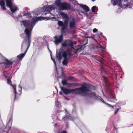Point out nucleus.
I'll return each mask as SVG.
<instances>
[{
	"label": "nucleus",
	"instance_id": "nucleus-1",
	"mask_svg": "<svg viewBox=\"0 0 133 133\" xmlns=\"http://www.w3.org/2000/svg\"><path fill=\"white\" fill-rule=\"evenodd\" d=\"M47 20L51 19L52 20H56L55 17L50 18V17H44L41 16L34 17L31 21H22L21 22L25 28L24 33L26 37L23 42L21 46V50L23 51L24 50L26 47L27 48L29 45H30L31 42V31L33 27L35 24L38 21H41L45 19Z\"/></svg>",
	"mask_w": 133,
	"mask_h": 133
},
{
	"label": "nucleus",
	"instance_id": "nucleus-2",
	"mask_svg": "<svg viewBox=\"0 0 133 133\" xmlns=\"http://www.w3.org/2000/svg\"><path fill=\"white\" fill-rule=\"evenodd\" d=\"M62 90L65 94H79L82 95H86L94 99L99 100L103 102V103L108 105L109 107H111L110 105L103 101V99L99 96L97 95L96 94L91 92L90 90H94L95 89V87L90 84L85 83L83 84L81 87L72 89L70 90L67 88L62 87Z\"/></svg>",
	"mask_w": 133,
	"mask_h": 133
},
{
	"label": "nucleus",
	"instance_id": "nucleus-3",
	"mask_svg": "<svg viewBox=\"0 0 133 133\" xmlns=\"http://www.w3.org/2000/svg\"><path fill=\"white\" fill-rule=\"evenodd\" d=\"M12 62L8 60L6 58L4 59L3 62L0 63V64H2L3 65V67L4 68V71L2 75L5 78L6 75L7 76H8L9 75H10L11 76V74L9 72L7 71V70L9 69L12 63Z\"/></svg>",
	"mask_w": 133,
	"mask_h": 133
},
{
	"label": "nucleus",
	"instance_id": "nucleus-4",
	"mask_svg": "<svg viewBox=\"0 0 133 133\" xmlns=\"http://www.w3.org/2000/svg\"><path fill=\"white\" fill-rule=\"evenodd\" d=\"M73 55L69 50L64 51L63 53V57L64 58L62 63L64 65H67L69 60L71 58Z\"/></svg>",
	"mask_w": 133,
	"mask_h": 133
},
{
	"label": "nucleus",
	"instance_id": "nucleus-5",
	"mask_svg": "<svg viewBox=\"0 0 133 133\" xmlns=\"http://www.w3.org/2000/svg\"><path fill=\"white\" fill-rule=\"evenodd\" d=\"M77 3L85 11H81V13L83 14L84 16H86L87 17L90 18H91L92 15V14L91 13H90L88 14L87 12L90 10V9L86 5H82L79 4Z\"/></svg>",
	"mask_w": 133,
	"mask_h": 133
},
{
	"label": "nucleus",
	"instance_id": "nucleus-6",
	"mask_svg": "<svg viewBox=\"0 0 133 133\" xmlns=\"http://www.w3.org/2000/svg\"><path fill=\"white\" fill-rule=\"evenodd\" d=\"M5 1L7 6L10 8L12 13L15 12L18 10L16 5L12 3L11 0H5Z\"/></svg>",
	"mask_w": 133,
	"mask_h": 133
},
{
	"label": "nucleus",
	"instance_id": "nucleus-7",
	"mask_svg": "<svg viewBox=\"0 0 133 133\" xmlns=\"http://www.w3.org/2000/svg\"><path fill=\"white\" fill-rule=\"evenodd\" d=\"M55 8V5H46L44 6L42 8V10L44 11H46L48 12L47 13L44 12L43 14L44 15H46L49 13L51 14L52 15L54 16L50 12V11L54 9Z\"/></svg>",
	"mask_w": 133,
	"mask_h": 133
},
{
	"label": "nucleus",
	"instance_id": "nucleus-8",
	"mask_svg": "<svg viewBox=\"0 0 133 133\" xmlns=\"http://www.w3.org/2000/svg\"><path fill=\"white\" fill-rule=\"evenodd\" d=\"M73 42L71 40H67L65 41L62 44V48L65 47H67L68 48H72L75 49L74 47Z\"/></svg>",
	"mask_w": 133,
	"mask_h": 133
},
{
	"label": "nucleus",
	"instance_id": "nucleus-9",
	"mask_svg": "<svg viewBox=\"0 0 133 133\" xmlns=\"http://www.w3.org/2000/svg\"><path fill=\"white\" fill-rule=\"evenodd\" d=\"M5 78L7 79V83L8 84L10 85L11 86H12L14 89V100L16 99V94H17V92L16 91V86L15 85H12V83L11 81L10 80V79L11 78V76H10V75H9L8 76H7L6 75Z\"/></svg>",
	"mask_w": 133,
	"mask_h": 133
},
{
	"label": "nucleus",
	"instance_id": "nucleus-10",
	"mask_svg": "<svg viewBox=\"0 0 133 133\" xmlns=\"http://www.w3.org/2000/svg\"><path fill=\"white\" fill-rule=\"evenodd\" d=\"M70 8V5L65 3H62L59 5V8L61 10H66L69 9Z\"/></svg>",
	"mask_w": 133,
	"mask_h": 133
},
{
	"label": "nucleus",
	"instance_id": "nucleus-11",
	"mask_svg": "<svg viewBox=\"0 0 133 133\" xmlns=\"http://www.w3.org/2000/svg\"><path fill=\"white\" fill-rule=\"evenodd\" d=\"M95 57L96 59L100 63V64L101 65V67L102 68V71H105L104 69V66H105L104 63V60L101 57L98 55H96Z\"/></svg>",
	"mask_w": 133,
	"mask_h": 133
},
{
	"label": "nucleus",
	"instance_id": "nucleus-12",
	"mask_svg": "<svg viewBox=\"0 0 133 133\" xmlns=\"http://www.w3.org/2000/svg\"><path fill=\"white\" fill-rule=\"evenodd\" d=\"M55 41H54L55 44L58 45L60 43L63 39V35H61L60 36H56L54 37Z\"/></svg>",
	"mask_w": 133,
	"mask_h": 133
},
{
	"label": "nucleus",
	"instance_id": "nucleus-13",
	"mask_svg": "<svg viewBox=\"0 0 133 133\" xmlns=\"http://www.w3.org/2000/svg\"><path fill=\"white\" fill-rule=\"evenodd\" d=\"M76 20L74 18H72L69 22V26L70 28L71 29L75 28L76 26Z\"/></svg>",
	"mask_w": 133,
	"mask_h": 133
},
{
	"label": "nucleus",
	"instance_id": "nucleus-14",
	"mask_svg": "<svg viewBox=\"0 0 133 133\" xmlns=\"http://www.w3.org/2000/svg\"><path fill=\"white\" fill-rule=\"evenodd\" d=\"M29 47V45L28 47V48H26V50H25V52L24 54H20L18 55L17 56V58L19 60H21L22 59L23 57L25 56L26 52H27Z\"/></svg>",
	"mask_w": 133,
	"mask_h": 133
},
{
	"label": "nucleus",
	"instance_id": "nucleus-15",
	"mask_svg": "<svg viewBox=\"0 0 133 133\" xmlns=\"http://www.w3.org/2000/svg\"><path fill=\"white\" fill-rule=\"evenodd\" d=\"M68 23V22L67 20H66L64 21V23H63L64 25L62 28V31L63 32L66 31Z\"/></svg>",
	"mask_w": 133,
	"mask_h": 133
},
{
	"label": "nucleus",
	"instance_id": "nucleus-16",
	"mask_svg": "<svg viewBox=\"0 0 133 133\" xmlns=\"http://www.w3.org/2000/svg\"><path fill=\"white\" fill-rule=\"evenodd\" d=\"M123 1L126 3V5L127 7L131 8L132 7V5L130 4V0H123Z\"/></svg>",
	"mask_w": 133,
	"mask_h": 133
},
{
	"label": "nucleus",
	"instance_id": "nucleus-17",
	"mask_svg": "<svg viewBox=\"0 0 133 133\" xmlns=\"http://www.w3.org/2000/svg\"><path fill=\"white\" fill-rule=\"evenodd\" d=\"M0 5L1 6V8L3 10H4L6 9V8L5 7V3L3 0H0Z\"/></svg>",
	"mask_w": 133,
	"mask_h": 133
},
{
	"label": "nucleus",
	"instance_id": "nucleus-18",
	"mask_svg": "<svg viewBox=\"0 0 133 133\" xmlns=\"http://www.w3.org/2000/svg\"><path fill=\"white\" fill-rule=\"evenodd\" d=\"M19 16H20L21 17L28 16L30 17H31V15L30 13L27 12L26 13H25L24 12H21L20 13Z\"/></svg>",
	"mask_w": 133,
	"mask_h": 133
},
{
	"label": "nucleus",
	"instance_id": "nucleus-19",
	"mask_svg": "<svg viewBox=\"0 0 133 133\" xmlns=\"http://www.w3.org/2000/svg\"><path fill=\"white\" fill-rule=\"evenodd\" d=\"M103 78L104 79V81L107 86L109 85L110 83L108 79L105 76H103Z\"/></svg>",
	"mask_w": 133,
	"mask_h": 133
},
{
	"label": "nucleus",
	"instance_id": "nucleus-20",
	"mask_svg": "<svg viewBox=\"0 0 133 133\" xmlns=\"http://www.w3.org/2000/svg\"><path fill=\"white\" fill-rule=\"evenodd\" d=\"M91 10L92 12L95 14H97V12L98 10V9L97 7L95 6H94L92 7Z\"/></svg>",
	"mask_w": 133,
	"mask_h": 133
},
{
	"label": "nucleus",
	"instance_id": "nucleus-21",
	"mask_svg": "<svg viewBox=\"0 0 133 133\" xmlns=\"http://www.w3.org/2000/svg\"><path fill=\"white\" fill-rule=\"evenodd\" d=\"M111 2L113 5H115L120 3L121 0H111Z\"/></svg>",
	"mask_w": 133,
	"mask_h": 133
},
{
	"label": "nucleus",
	"instance_id": "nucleus-22",
	"mask_svg": "<svg viewBox=\"0 0 133 133\" xmlns=\"http://www.w3.org/2000/svg\"><path fill=\"white\" fill-rule=\"evenodd\" d=\"M48 50H49V51L50 52H51V51L50 50L49 48L48 47ZM51 59L53 61L54 63V65H55L56 67V71H57V73H58V71L57 70V67H56V61H55V59L53 58L52 57V56H51Z\"/></svg>",
	"mask_w": 133,
	"mask_h": 133
},
{
	"label": "nucleus",
	"instance_id": "nucleus-23",
	"mask_svg": "<svg viewBox=\"0 0 133 133\" xmlns=\"http://www.w3.org/2000/svg\"><path fill=\"white\" fill-rule=\"evenodd\" d=\"M60 15L63 17V18L68 19V17L67 14L63 12H61Z\"/></svg>",
	"mask_w": 133,
	"mask_h": 133
},
{
	"label": "nucleus",
	"instance_id": "nucleus-24",
	"mask_svg": "<svg viewBox=\"0 0 133 133\" xmlns=\"http://www.w3.org/2000/svg\"><path fill=\"white\" fill-rule=\"evenodd\" d=\"M56 57L59 61H60L62 58V56L61 53L58 52L56 54Z\"/></svg>",
	"mask_w": 133,
	"mask_h": 133
},
{
	"label": "nucleus",
	"instance_id": "nucleus-25",
	"mask_svg": "<svg viewBox=\"0 0 133 133\" xmlns=\"http://www.w3.org/2000/svg\"><path fill=\"white\" fill-rule=\"evenodd\" d=\"M110 98L111 99H112L113 101H111V100H109L110 101L112 102H115L116 100L115 98V95L112 94L110 96Z\"/></svg>",
	"mask_w": 133,
	"mask_h": 133
},
{
	"label": "nucleus",
	"instance_id": "nucleus-26",
	"mask_svg": "<svg viewBox=\"0 0 133 133\" xmlns=\"http://www.w3.org/2000/svg\"><path fill=\"white\" fill-rule=\"evenodd\" d=\"M97 48L99 50H101L102 51H104L105 49V47L101 45H100L99 44L97 46Z\"/></svg>",
	"mask_w": 133,
	"mask_h": 133
},
{
	"label": "nucleus",
	"instance_id": "nucleus-27",
	"mask_svg": "<svg viewBox=\"0 0 133 133\" xmlns=\"http://www.w3.org/2000/svg\"><path fill=\"white\" fill-rule=\"evenodd\" d=\"M61 0H56V1L55 2V4L57 5L58 6L60 5V3Z\"/></svg>",
	"mask_w": 133,
	"mask_h": 133
},
{
	"label": "nucleus",
	"instance_id": "nucleus-28",
	"mask_svg": "<svg viewBox=\"0 0 133 133\" xmlns=\"http://www.w3.org/2000/svg\"><path fill=\"white\" fill-rule=\"evenodd\" d=\"M58 24L59 26H62V28L64 25V24L63 22L61 21L58 22Z\"/></svg>",
	"mask_w": 133,
	"mask_h": 133
},
{
	"label": "nucleus",
	"instance_id": "nucleus-29",
	"mask_svg": "<svg viewBox=\"0 0 133 133\" xmlns=\"http://www.w3.org/2000/svg\"><path fill=\"white\" fill-rule=\"evenodd\" d=\"M67 80L66 79H63L62 81V83L63 85H66L67 84Z\"/></svg>",
	"mask_w": 133,
	"mask_h": 133
},
{
	"label": "nucleus",
	"instance_id": "nucleus-30",
	"mask_svg": "<svg viewBox=\"0 0 133 133\" xmlns=\"http://www.w3.org/2000/svg\"><path fill=\"white\" fill-rule=\"evenodd\" d=\"M18 88H19V93H18L19 94H21V90H22V88L19 85L18 86Z\"/></svg>",
	"mask_w": 133,
	"mask_h": 133
},
{
	"label": "nucleus",
	"instance_id": "nucleus-31",
	"mask_svg": "<svg viewBox=\"0 0 133 133\" xmlns=\"http://www.w3.org/2000/svg\"><path fill=\"white\" fill-rule=\"evenodd\" d=\"M120 109L121 108L120 107H119V108H117L116 109L115 111V112L114 113L115 115L117 113L118 110Z\"/></svg>",
	"mask_w": 133,
	"mask_h": 133
},
{
	"label": "nucleus",
	"instance_id": "nucleus-32",
	"mask_svg": "<svg viewBox=\"0 0 133 133\" xmlns=\"http://www.w3.org/2000/svg\"><path fill=\"white\" fill-rule=\"evenodd\" d=\"M80 49H81L80 48H77L76 50V52H75L74 53L75 54H76V53H77V52H78L79 51V50Z\"/></svg>",
	"mask_w": 133,
	"mask_h": 133
},
{
	"label": "nucleus",
	"instance_id": "nucleus-33",
	"mask_svg": "<svg viewBox=\"0 0 133 133\" xmlns=\"http://www.w3.org/2000/svg\"><path fill=\"white\" fill-rule=\"evenodd\" d=\"M98 31V30L96 28H94L93 29V32L94 33H95Z\"/></svg>",
	"mask_w": 133,
	"mask_h": 133
},
{
	"label": "nucleus",
	"instance_id": "nucleus-34",
	"mask_svg": "<svg viewBox=\"0 0 133 133\" xmlns=\"http://www.w3.org/2000/svg\"><path fill=\"white\" fill-rule=\"evenodd\" d=\"M56 105L57 106H58L59 104V103L58 101H56Z\"/></svg>",
	"mask_w": 133,
	"mask_h": 133
},
{
	"label": "nucleus",
	"instance_id": "nucleus-35",
	"mask_svg": "<svg viewBox=\"0 0 133 133\" xmlns=\"http://www.w3.org/2000/svg\"><path fill=\"white\" fill-rule=\"evenodd\" d=\"M12 14V15L11 16H12V17L13 18H14L15 19H18L17 17H15V16H13V14Z\"/></svg>",
	"mask_w": 133,
	"mask_h": 133
},
{
	"label": "nucleus",
	"instance_id": "nucleus-36",
	"mask_svg": "<svg viewBox=\"0 0 133 133\" xmlns=\"http://www.w3.org/2000/svg\"><path fill=\"white\" fill-rule=\"evenodd\" d=\"M122 102H119L118 103H116V105H117L118 104H119L120 105H122Z\"/></svg>",
	"mask_w": 133,
	"mask_h": 133
},
{
	"label": "nucleus",
	"instance_id": "nucleus-37",
	"mask_svg": "<svg viewBox=\"0 0 133 133\" xmlns=\"http://www.w3.org/2000/svg\"><path fill=\"white\" fill-rule=\"evenodd\" d=\"M65 118V117H64L63 118V120H64V119ZM66 118H67V119H70V117H66Z\"/></svg>",
	"mask_w": 133,
	"mask_h": 133
},
{
	"label": "nucleus",
	"instance_id": "nucleus-38",
	"mask_svg": "<svg viewBox=\"0 0 133 133\" xmlns=\"http://www.w3.org/2000/svg\"><path fill=\"white\" fill-rule=\"evenodd\" d=\"M118 4V6H120L121 7H122V4L121 3H119V4Z\"/></svg>",
	"mask_w": 133,
	"mask_h": 133
},
{
	"label": "nucleus",
	"instance_id": "nucleus-39",
	"mask_svg": "<svg viewBox=\"0 0 133 133\" xmlns=\"http://www.w3.org/2000/svg\"><path fill=\"white\" fill-rule=\"evenodd\" d=\"M69 0L70 1H72V2H73V1H75V2L76 3H77V1H75L74 0Z\"/></svg>",
	"mask_w": 133,
	"mask_h": 133
},
{
	"label": "nucleus",
	"instance_id": "nucleus-40",
	"mask_svg": "<svg viewBox=\"0 0 133 133\" xmlns=\"http://www.w3.org/2000/svg\"><path fill=\"white\" fill-rule=\"evenodd\" d=\"M61 133H67V132L65 131H63Z\"/></svg>",
	"mask_w": 133,
	"mask_h": 133
},
{
	"label": "nucleus",
	"instance_id": "nucleus-41",
	"mask_svg": "<svg viewBox=\"0 0 133 133\" xmlns=\"http://www.w3.org/2000/svg\"><path fill=\"white\" fill-rule=\"evenodd\" d=\"M11 127V126L9 127V129H10Z\"/></svg>",
	"mask_w": 133,
	"mask_h": 133
},
{
	"label": "nucleus",
	"instance_id": "nucleus-42",
	"mask_svg": "<svg viewBox=\"0 0 133 133\" xmlns=\"http://www.w3.org/2000/svg\"><path fill=\"white\" fill-rule=\"evenodd\" d=\"M9 123H8V124H7V125L6 127H7V125H8V124H9Z\"/></svg>",
	"mask_w": 133,
	"mask_h": 133
},
{
	"label": "nucleus",
	"instance_id": "nucleus-43",
	"mask_svg": "<svg viewBox=\"0 0 133 133\" xmlns=\"http://www.w3.org/2000/svg\"><path fill=\"white\" fill-rule=\"evenodd\" d=\"M92 0V1L93 2H94V1H95L96 0Z\"/></svg>",
	"mask_w": 133,
	"mask_h": 133
},
{
	"label": "nucleus",
	"instance_id": "nucleus-44",
	"mask_svg": "<svg viewBox=\"0 0 133 133\" xmlns=\"http://www.w3.org/2000/svg\"><path fill=\"white\" fill-rule=\"evenodd\" d=\"M60 94H61V93L60 92Z\"/></svg>",
	"mask_w": 133,
	"mask_h": 133
},
{
	"label": "nucleus",
	"instance_id": "nucleus-45",
	"mask_svg": "<svg viewBox=\"0 0 133 133\" xmlns=\"http://www.w3.org/2000/svg\"><path fill=\"white\" fill-rule=\"evenodd\" d=\"M78 46H79V45H78Z\"/></svg>",
	"mask_w": 133,
	"mask_h": 133
},
{
	"label": "nucleus",
	"instance_id": "nucleus-46",
	"mask_svg": "<svg viewBox=\"0 0 133 133\" xmlns=\"http://www.w3.org/2000/svg\"><path fill=\"white\" fill-rule=\"evenodd\" d=\"M132 1H133V0H132Z\"/></svg>",
	"mask_w": 133,
	"mask_h": 133
}]
</instances>
